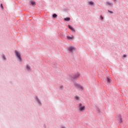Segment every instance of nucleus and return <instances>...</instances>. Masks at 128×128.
Segmentation results:
<instances>
[{
	"mask_svg": "<svg viewBox=\"0 0 128 128\" xmlns=\"http://www.w3.org/2000/svg\"><path fill=\"white\" fill-rule=\"evenodd\" d=\"M78 108L80 112H84L86 110V106H82V103L78 104Z\"/></svg>",
	"mask_w": 128,
	"mask_h": 128,
	"instance_id": "obj_1",
	"label": "nucleus"
},
{
	"mask_svg": "<svg viewBox=\"0 0 128 128\" xmlns=\"http://www.w3.org/2000/svg\"><path fill=\"white\" fill-rule=\"evenodd\" d=\"M15 54L18 58V60L22 62V57L20 56V54L18 52L17 50H15Z\"/></svg>",
	"mask_w": 128,
	"mask_h": 128,
	"instance_id": "obj_2",
	"label": "nucleus"
},
{
	"mask_svg": "<svg viewBox=\"0 0 128 128\" xmlns=\"http://www.w3.org/2000/svg\"><path fill=\"white\" fill-rule=\"evenodd\" d=\"M75 86L76 88H78V90H82L84 89L82 86H81L78 84H75Z\"/></svg>",
	"mask_w": 128,
	"mask_h": 128,
	"instance_id": "obj_3",
	"label": "nucleus"
},
{
	"mask_svg": "<svg viewBox=\"0 0 128 128\" xmlns=\"http://www.w3.org/2000/svg\"><path fill=\"white\" fill-rule=\"evenodd\" d=\"M74 50V47H70L68 48V50L70 52H72Z\"/></svg>",
	"mask_w": 128,
	"mask_h": 128,
	"instance_id": "obj_4",
	"label": "nucleus"
},
{
	"mask_svg": "<svg viewBox=\"0 0 128 128\" xmlns=\"http://www.w3.org/2000/svg\"><path fill=\"white\" fill-rule=\"evenodd\" d=\"M64 20L66 22H70V18H64Z\"/></svg>",
	"mask_w": 128,
	"mask_h": 128,
	"instance_id": "obj_5",
	"label": "nucleus"
},
{
	"mask_svg": "<svg viewBox=\"0 0 128 128\" xmlns=\"http://www.w3.org/2000/svg\"><path fill=\"white\" fill-rule=\"evenodd\" d=\"M68 27H69V28H70V30H72V32H76L74 30V29L72 27V26H69Z\"/></svg>",
	"mask_w": 128,
	"mask_h": 128,
	"instance_id": "obj_6",
	"label": "nucleus"
},
{
	"mask_svg": "<svg viewBox=\"0 0 128 128\" xmlns=\"http://www.w3.org/2000/svg\"><path fill=\"white\" fill-rule=\"evenodd\" d=\"M88 4L91 6H92V4H94V2L92 1H89Z\"/></svg>",
	"mask_w": 128,
	"mask_h": 128,
	"instance_id": "obj_7",
	"label": "nucleus"
},
{
	"mask_svg": "<svg viewBox=\"0 0 128 128\" xmlns=\"http://www.w3.org/2000/svg\"><path fill=\"white\" fill-rule=\"evenodd\" d=\"M30 2L32 6H36V2L34 1H31Z\"/></svg>",
	"mask_w": 128,
	"mask_h": 128,
	"instance_id": "obj_8",
	"label": "nucleus"
},
{
	"mask_svg": "<svg viewBox=\"0 0 128 128\" xmlns=\"http://www.w3.org/2000/svg\"><path fill=\"white\" fill-rule=\"evenodd\" d=\"M106 6H112V3L107 2H106Z\"/></svg>",
	"mask_w": 128,
	"mask_h": 128,
	"instance_id": "obj_9",
	"label": "nucleus"
},
{
	"mask_svg": "<svg viewBox=\"0 0 128 128\" xmlns=\"http://www.w3.org/2000/svg\"><path fill=\"white\" fill-rule=\"evenodd\" d=\"M80 76V74H77L75 76H74V78H78Z\"/></svg>",
	"mask_w": 128,
	"mask_h": 128,
	"instance_id": "obj_10",
	"label": "nucleus"
},
{
	"mask_svg": "<svg viewBox=\"0 0 128 128\" xmlns=\"http://www.w3.org/2000/svg\"><path fill=\"white\" fill-rule=\"evenodd\" d=\"M106 80H107V82L108 84H110V78H106Z\"/></svg>",
	"mask_w": 128,
	"mask_h": 128,
	"instance_id": "obj_11",
	"label": "nucleus"
},
{
	"mask_svg": "<svg viewBox=\"0 0 128 128\" xmlns=\"http://www.w3.org/2000/svg\"><path fill=\"white\" fill-rule=\"evenodd\" d=\"M75 100H80V97H78V96H76Z\"/></svg>",
	"mask_w": 128,
	"mask_h": 128,
	"instance_id": "obj_12",
	"label": "nucleus"
},
{
	"mask_svg": "<svg viewBox=\"0 0 128 128\" xmlns=\"http://www.w3.org/2000/svg\"><path fill=\"white\" fill-rule=\"evenodd\" d=\"M74 36H68L67 38H68V40H72V38H74Z\"/></svg>",
	"mask_w": 128,
	"mask_h": 128,
	"instance_id": "obj_13",
	"label": "nucleus"
},
{
	"mask_svg": "<svg viewBox=\"0 0 128 128\" xmlns=\"http://www.w3.org/2000/svg\"><path fill=\"white\" fill-rule=\"evenodd\" d=\"M53 18H56L58 16V15L56 14H54L52 15Z\"/></svg>",
	"mask_w": 128,
	"mask_h": 128,
	"instance_id": "obj_14",
	"label": "nucleus"
},
{
	"mask_svg": "<svg viewBox=\"0 0 128 128\" xmlns=\"http://www.w3.org/2000/svg\"><path fill=\"white\" fill-rule=\"evenodd\" d=\"M118 120H119L120 122H122V118H120H120H118Z\"/></svg>",
	"mask_w": 128,
	"mask_h": 128,
	"instance_id": "obj_15",
	"label": "nucleus"
},
{
	"mask_svg": "<svg viewBox=\"0 0 128 128\" xmlns=\"http://www.w3.org/2000/svg\"><path fill=\"white\" fill-rule=\"evenodd\" d=\"M26 68H27V70H30V66H26Z\"/></svg>",
	"mask_w": 128,
	"mask_h": 128,
	"instance_id": "obj_16",
	"label": "nucleus"
},
{
	"mask_svg": "<svg viewBox=\"0 0 128 128\" xmlns=\"http://www.w3.org/2000/svg\"><path fill=\"white\" fill-rule=\"evenodd\" d=\"M108 12H110V14H114V12L112 11L108 10Z\"/></svg>",
	"mask_w": 128,
	"mask_h": 128,
	"instance_id": "obj_17",
	"label": "nucleus"
},
{
	"mask_svg": "<svg viewBox=\"0 0 128 128\" xmlns=\"http://www.w3.org/2000/svg\"><path fill=\"white\" fill-rule=\"evenodd\" d=\"M122 58H126V54L123 55Z\"/></svg>",
	"mask_w": 128,
	"mask_h": 128,
	"instance_id": "obj_18",
	"label": "nucleus"
},
{
	"mask_svg": "<svg viewBox=\"0 0 128 128\" xmlns=\"http://www.w3.org/2000/svg\"><path fill=\"white\" fill-rule=\"evenodd\" d=\"M100 18H101V19H102V20H104V17H102V16H100Z\"/></svg>",
	"mask_w": 128,
	"mask_h": 128,
	"instance_id": "obj_19",
	"label": "nucleus"
},
{
	"mask_svg": "<svg viewBox=\"0 0 128 128\" xmlns=\"http://www.w3.org/2000/svg\"><path fill=\"white\" fill-rule=\"evenodd\" d=\"M3 58H4V60H6V56H3Z\"/></svg>",
	"mask_w": 128,
	"mask_h": 128,
	"instance_id": "obj_20",
	"label": "nucleus"
},
{
	"mask_svg": "<svg viewBox=\"0 0 128 128\" xmlns=\"http://www.w3.org/2000/svg\"><path fill=\"white\" fill-rule=\"evenodd\" d=\"M1 8H4V6H2V4H1Z\"/></svg>",
	"mask_w": 128,
	"mask_h": 128,
	"instance_id": "obj_21",
	"label": "nucleus"
},
{
	"mask_svg": "<svg viewBox=\"0 0 128 128\" xmlns=\"http://www.w3.org/2000/svg\"><path fill=\"white\" fill-rule=\"evenodd\" d=\"M62 128H65L64 127H62Z\"/></svg>",
	"mask_w": 128,
	"mask_h": 128,
	"instance_id": "obj_22",
	"label": "nucleus"
}]
</instances>
